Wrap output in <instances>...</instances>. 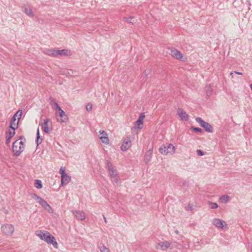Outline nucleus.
<instances>
[{"instance_id": "1", "label": "nucleus", "mask_w": 252, "mask_h": 252, "mask_svg": "<svg viewBox=\"0 0 252 252\" xmlns=\"http://www.w3.org/2000/svg\"><path fill=\"white\" fill-rule=\"evenodd\" d=\"M35 234L42 240L45 241L48 244H52L55 248H58V245L55 238L49 232L38 230L35 232Z\"/></svg>"}, {"instance_id": "2", "label": "nucleus", "mask_w": 252, "mask_h": 252, "mask_svg": "<svg viewBox=\"0 0 252 252\" xmlns=\"http://www.w3.org/2000/svg\"><path fill=\"white\" fill-rule=\"evenodd\" d=\"M22 139H24V141H25L24 137L21 136L19 139L16 140L13 143L12 152L16 156H19L25 149L24 142L22 141H19V140H22Z\"/></svg>"}, {"instance_id": "3", "label": "nucleus", "mask_w": 252, "mask_h": 252, "mask_svg": "<svg viewBox=\"0 0 252 252\" xmlns=\"http://www.w3.org/2000/svg\"><path fill=\"white\" fill-rule=\"evenodd\" d=\"M159 151L162 155H173L175 152V147L172 144H167L162 145Z\"/></svg>"}, {"instance_id": "4", "label": "nucleus", "mask_w": 252, "mask_h": 252, "mask_svg": "<svg viewBox=\"0 0 252 252\" xmlns=\"http://www.w3.org/2000/svg\"><path fill=\"white\" fill-rule=\"evenodd\" d=\"M195 120L201 126L203 127L205 129V131L208 132H213V127L210 124L204 121L199 117L196 118Z\"/></svg>"}, {"instance_id": "5", "label": "nucleus", "mask_w": 252, "mask_h": 252, "mask_svg": "<svg viewBox=\"0 0 252 252\" xmlns=\"http://www.w3.org/2000/svg\"><path fill=\"white\" fill-rule=\"evenodd\" d=\"M41 128L46 133H49L52 130L51 122L49 119L44 120V123L41 126Z\"/></svg>"}, {"instance_id": "6", "label": "nucleus", "mask_w": 252, "mask_h": 252, "mask_svg": "<svg viewBox=\"0 0 252 252\" xmlns=\"http://www.w3.org/2000/svg\"><path fill=\"white\" fill-rule=\"evenodd\" d=\"M1 231L5 235H11L14 231V228L12 224H6L1 226Z\"/></svg>"}, {"instance_id": "7", "label": "nucleus", "mask_w": 252, "mask_h": 252, "mask_svg": "<svg viewBox=\"0 0 252 252\" xmlns=\"http://www.w3.org/2000/svg\"><path fill=\"white\" fill-rule=\"evenodd\" d=\"M107 167L109 172V175L111 179L115 178V177L118 176L116 170L114 168L110 161H107Z\"/></svg>"}, {"instance_id": "8", "label": "nucleus", "mask_w": 252, "mask_h": 252, "mask_svg": "<svg viewBox=\"0 0 252 252\" xmlns=\"http://www.w3.org/2000/svg\"><path fill=\"white\" fill-rule=\"evenodd\" d=\"M213 224L218 228L223 229L227 226L226 223L224 220L219 219H214L213 220Z\"/></svg>"}, {"instance_id": "9", "label": "nucleus", "mask_w": 252, "mask_h": 252, "mask_svg": "<svg viewBox=\"0 0 252 252\" xmlns=\"http://www.w3.org/2000/svg\"><path fill=\"white\" fill-rule=\"evenodd\" d=\"M177 114L182 121H188L189 120V115L182 108H179L177 109Z\"/></svg>"}, {"instance_id": "10", "label": "nucleus", "mask_w": 252, "mask_h": 252, "mask_svg": "<svg viewBox=\"0 0 252 252\" xmlns=\"http://www.w3.org/2000/svg\"><path fill=\"white\" fill-rule=\"evenodd\" d=\"M72 212L78 220H83L86 218L85 214L83 211L73 210Z\"/></svg>"}, {"instance_id": "11", "label": "nucleus", "mask_w": 252, "mask_h": 252, "mask_svg": "<svg viewBox=\"0 0 252 252\" xmlns=\"http://www.w3.org/2000/svg\"><path fill=\"white\" fill-rule=\"evenodd\" d=\"M170 54L174 58L176 59H181L183 57V55L181 52L178 51L175 48H171L170 49Z\"/></svg>"}, {"instance_id": "12", "label": "nucleus", "mask_w": 252, "mask_h": 252, "mask_svg": "<svg viewBox=\"0 0 252 252\" xmlns=\"http://www.w3.org/2000/svg\"><path fill=\"white\" fill-rule=\"evenodd\" d=\"M38 203L45 209H46L49 213H52V210L49 204L43 199H40L38 201Z\"/></svg>"}, {"instance_id": "13", "label": "nucleus", "mask_w": 252, "mask_h": 252, "mask_svg": "<svg viewBox=\"0 0 252 252\" xmlns=\"http://www.w3.org/2000/svg\"><path fill=\"white\" fill-rule=\"evenodd\" d=\"M171 243L168 241H162L159 242L158 246L156 247L157 249H160L161 250H165L170 246Z\"/></svg>"}, {"instance_id": "14", "label": "nucleus", "mask_w": 252, "mask_h": 252, "mask_svg": "<svg viewBox=\"0 0 252 252\" xmlns=\"http://www.w3.org/2000/svg\"><path fill=\"white\" fill-rule=\"evenodd\" d=\"M131 146V141L129 137L125 139L121 147V150L123 151H126Z\"/></svg>"}, {"instance_id": "15", "label": "nucleus", "mask_w": 252, "mask_h": 252, "mask_svg": "<svg viewBox=\"0 0 252 252\" xmlns=\"http://www.w3.org/2000/svg\"><path fill=\"white\" fill-rule=\"evenodd\" d=\"M57 110L59 111L58 113L61 117L60 119H57L58 121L60 123L65 122L67 119L65 112L61 108V107Z\"/></svg>"}, {"instance_id": "16", "label": "nucleus", "mask_w": 252, "mask_h": 252, "mask_svg": "<svg viewBox=\"0 0 252 252\" xmlns=\"http://www.w3.org/2000/svg\"><path fill=\"white\" fill-rule=\"evenodd\" d=\"M71 180V177L67 174L63 175L61 177V185L64 186L67 185Z\"/></svg>"}, {"instance_id": "17", "label": "nucleus", "mask_w": 252, "mask_h": 252, "mask_svg": "<svg viewBox=\"0 0 252 252\" xmlns=\"http://www.w3.org/2000/svg\"><path fill=\"white\" fill-rule=\"evenodd\" d=\"M22 9L23 11L28 16L30 17H33L34 16V14L31 8L24 6L22 7Z\"/></svg>"}, {"instance_id": "18", "label": "nucleus", "mask_w": 252, "mask_h": 252, "mask_svg": "<svg viewBox=\"0 0 252 252\" xmlns=\"http://www.w3.org/2000/svg\"><path fill=\"white\" fill-rule=\"evenodd\" d=\"M56 57L58 56H69L70 55V51L66 49L57 50L56 51Z\"/></svg>"}, {"instance_id": "19", "label": "nucleus", "mask_w": 252, "mask_h": 252, "mask_svg": "<svg viewBox=\"0 0 252 252\" xmlns=\"http://www.w3.org/2000/svg\"><path fill=\"white\" fill-rule=\"evenodd\" d=\"M56 50L53 49H45L44 50L43 53L48 56L56 57Z\"/></svg>"}, {"instance_id": "20", "label": "nucleus", "mask_w": 252, "mask_h": 252, "mask_svg": "<svg viewBox=\"0 0 252 252\" xmlns=\"http://www.w3.org/2000/svg\"><path fill=\"white\" fill-rule=\"evenodd\" d=\"M15 129L14 128L9 129L5 133V137H8L9 139H11L15 134Z\"/></svg>"}, {"instance_id": "21", "label": "nucleus", "mask_w": 252, "mask_h": 252, "mask_svg": "<svg viewBox=\"0 0 252 252\" xmlns=\"http://www.w3.org/2000/svg\"><path fill=\"white\" fill-rule=\"evenodd\" d=\"M16 118L13 116L11 118L10 123V128H15L16 129L18 127V122L16 123Z\"/></svg>"}, {"instance_id": "22", "label": "nucleus", "mask_w": 252, "mask_h": 252, "mask_svg": "<svg viewBox=\"0 0 252 252\" xmlns=\"http://www.w3.org/2000/svg\"><path fill=\"white\" fill-rule=\"evenodd\" d=\"M75 72L72 70H64L62 71V74L67 77H71L75 75Z\"/></svg>"}, {"instance_id": "23", "label": "nucleus", "mask_w": 252, "mask_h": 252, "mask_svg": "<svg viewBox=\"0 0 252 252\" xmlns=\"http://www.w3.org/2000/svg\"><path fill=\"white\" fill-rule=\"evenodd\" d=\"M152 157V151L149 150L147 151L145 156V160L146 163H148Z\"/></svg>"}, {"instance_id": "24", "label": "nucleus", "mask_w": 252, "mask_h": 252, "mask_svg": "<svg viewBox=\"0 0 252 252\" xmlns=\"http://www.w3.org/2000/svg\"><path fill=\"white\" fill-rule=\"evenodd\" d=\"M50 102L51 105L52 106V107L54 109L57 110L58 109H59L60 108L58 104L55 101V100L53 98H50Z\"/></svg>"}, {"instance_id": "25", "label": "nucleus", "mask_w": 252, "mask_h": 252, "mask_svg": "<svg viewBox=\"0 0 252 252\" xmlns=\"http://www.w3.org/2000/svg\"><path fill=\"white\" fill-rule=\"evenodd\" d=\"M220 200L224 203H227L230 200V196L228 195H223L220 197Z\"/></svg>"}, {"instance_id": "26", "label": "nucleus", "mask_w": 252, "mask_h": 252, "mask_svg": "<svg viewBox=\"0 0 252 252\" xmlns=\"http://www.w3.org/2000/svg\"><path fill=\"white\" fill-rule=\"evenodd\" d=\"M99 139L103 143H104V144H108L109 143V140L107 137V134L104 135V136H101L99 137Z\"/></svg>"}, {"instance_id": "27", "label": "nucleus", "mask_w": 252, "mask_h": 252, "mask_svg": "<svg viewBox=\"0 0 252 252\" xmlns=\"http://www.w3.org/2000/svg\"><path fill=\"white\" fill-rule=\"evenodd\" d=\"M37 137H36V143L37 144V146H38L41 143L43 139L41 138L39 136V129H37V133H36Z\"/></svg>"}, {"instance_id": "28", "label": "nucleus", "mask_w": 252, "mask_h": 252, "mask_svg": "<svg viewBox=\"0 0 252 252\" xmlns=\"http://www.w3.org/2000/svg\"><path fill=\"white\" fill-rule=\"evenodd\" d=\"M205 91L207 96H209L211 95L212 90L211 86H206L205 87Z\"/></svg>"}, {"instance_id": "29", "label": "nucleus", "mask_w": 252, "mask_h": 252, "mask_svg": "<svg viewBox=\"0 0 252 252\" xmlns=\"http://www.w3.org/2000/svg\"><path fill=\"white\" fill-rule=\"evenodd\" d=\"M34 186L38 189H41L42 187L41 181L39 180H36L35 181Z\"/></svg>"}, {"instance_id": "30", "label": "nucleus", "mask_w": 252, "mask_h": 252, "mask_svg": "<svg viewBox=\"0 0 252 252\" xmlns=\"http://www.w3.org/2000/svg\"><path fill=\"white\" fill-rule=\"evenodd\" d=\"M208 204L209 205L210 208H211L212 209H217L218 207V205L216 203H215V202L209 201Z\"/></svg>"}, {"instance_id": "31", "label": "nucleus", "mask_w": 252, "mask_h": 252, "mask_svg": "<svg viewBox=\"0 0 252 252\" xmlns=\"http://www.w3.org/2000/svg\"><path fill=\"white\" fill-rule=\"evenodd\" d=\"M100 252H110V250L105 246L103 245L101 247H99Z\"/></svg>"}, {"instance_id": "32", "label": "nucleus", "mask_w": 252, "mask_h": 252, "mask_svg": "<svg viewBox=\"0 0 252 252\" xmlns=\"http://www.w3.org/2000/svg\"><path fill=\"white\" fill-rule=\"evenodd\" d=\"M22 115V110H18L14 115V116L17 118H18V120L20 119L21 117V116Z\"/></svg>"}, {"instance_id": "33", "label": "nucleus", "mask_w": 252, "mask_h": 252, "mask_svg": "<svg viewBox=\"0 0 252 252\" xmlns=\"http://www.w3.org/2000/svg\"><path fill=\"white\" fill-rule=\"evenodd\" d=\"M150 72L151 70L150 69H146L144 73L143 74L142 76H141V78L143 77V79L142 80H144V78L150 74Z\"/></svg>"}, {"instance_id": "34", "label": "nucleus", "mask_w": 252, "mask_h": 252, "mask_svg": "<svg viewBox=\"0 0 252 252\" xmlns=\"http://www.w3.org/2000/svg\"><path fill=\"white\" fill-rule=\"evenodd\" d=\"M111 180L112 182L115 183L117 186L120 185V183L119 182L118 176L115 177V178H113L111 179Z\"/></svg>"}, {"instance_id": "35", "label": "nucleus", "mask_w": 252, "mask_h": 252, "mask_svg": "<svg viewBox=\"0 0 252 252\" xmlns=\"http://www.w3.org/2000/svg\"><path fill=\"white\" fill-rule=\"evenodd\" d=\"M143 121H141V120H137L136 122H135V124L136 126H137V127L138 128H140L141 129L142 128L141 126H140V125H142L143 124Z\"/></svg>"}, {"instance_id": "36", "label": "nucleus", "mask_w": 252, "mask_h": 252, "mask_svg": "<svg viewBox=\"0 0 252 252\" xmlns=\"http://www.w3.org/2000/svg\"><path fill=\"white\" fill-rule=\"evenodd\" d=\"M133 18V17L132 16H131L130 17H125L124 18V20L125 22H127V23H133L132 22H131V20Z\"/></svg>"}, {"instance_id": "37", "label": "nucleus", "mask_w": 252, "mask_h": 252, "mask_svg": "<svg viewBox=\"0 0 252 252\" xmlns=\"http://www.w3.org/2000/svg\"><path fill=\"white\" fill-rule=\"evenodd\" d=\"M59 173L61 175V177H62V176L63 175H65L66 174L65 173V169L63 167H61V168H60V171H59Z\"/></svg>"}, {"instance_id": "38", "label": "nucleus", "mask_w": 252, "mask_h": 252, "mask_svg": "<svg viewBox=\"0 0 252 252\" xmlns=\"http://www.w3.org/2000/svg\"><path fill=\"white\" fill-rule=\"evenodd\" d=\"M86 109L87 111H91L92 109V104L91 103H88L86 105Z\"/></svg>"}, {"instance_id": "39", "label": "nucleus", "mask_w": 252, "mask_h": 252, "mask_svg": "<svg viewBox=\"0 0 252 252\" xmlns=\"http://www.w3.org/2000/svg\"><path fill=\"white\" fill-rule=\"evenodd\" d=\"M193 209V205L191 204H189L186 207V210L187 211H192Z\"/></svg>"}, {"instance_id": "40", "label": "nucleus", "mask_w": 252, "mask_h": 252, "mask_svg": "<svg viewBox=\"0 0 252 252\" xmlns=\"http://www.w3.org/2000/svg\"><path fill=\"white\" fill-rule=\"evenodd\" d=\"M32 197L34 199H36L38 201H40V199H42V198L39 196H38L37 195L35 194H33L32 195Z\"/></svg>"}, {"instance_id": "41", "label": "nucleus", "mask_w": 252, "mask_h": 252, "mask_svg": "<svg viewBox=\"0 0 252 252\" xmlns=\"http://www.w3.org/2000/svg\"><path fill=\"white\" fill-rule=\"evenodd\" d=\"M196 153L198 156H202L205 155V153L201 150H197Z\"/></svg>"}, {"instance_id": "42", "label": "nucleus", "mask_w": 252, "mask_h": 252, "mask_svg": "<svg viewBox=\"0 0 252 252\" xmlns=\"http://www.w3.org/2000/svg\"><path fill=\"white\" fill-rule=\"evenodd\" d=\"M145 117V116L144 113H140L138 120H141V121L143 122V119H144Z\"/></svg>"}, {"instance_id": "43", "label": "nucleus", "mask_w": 252, "mask_h": 252, "mask_svg": "<svg viewBox=\"0 0 252 252\" xmlns=\"http://www.w3.org/2000/svg\"><path fill=\"white\" fill-rule=\"evenodd\" d=\"M192 129L194 131H197V132H201L202 131V129L199 128V127H192Z\"/></svg>"}, {"instance_id": "44", "label": "nucleus", "mask_w": 252, "mask_h": 252, "mask_svg": "<svg viewBox=\"0 0 252 252\" xmlns=\"http://www.w3.org/2000/svg\"><path fill=\"white\" fill-rule=\"evenodd\" d=\"M11 139H9L8 137H6L5 144L7 146H9Z\"/></svg>"}, {"instance_id": "45", "label": "nucleus", "mask_w": 252, "mask_h": 252, "mask_svg": "<svg viewBox=\"0 0 252 252\" xmlns=\"http://www.w3.org/2000/svg\"><path fill=\"white\" fill-rule=\"evenodd\" d=\"M100 134H102V136H104V135H107V133L104 130H100L99 131Z\"/></svg>"}, {"instance_id": "46", "label": "nucleus", "mask_w": 252, "mask_h": 252, "mask_svg": "<svg viewBox=\"0 0 252 252\" xmlns=\"http://www.w3.org/2000/svg\"><path fill=\"white\" fill-rule=\"evenodd\" d=\"M103 219H104L105 223H106L107 222V221L106 220L105 217L103 215Z\"/></svg>"}, {"instance_id": "47", "label": "nucleus", "mask_w": 252, "mask_h": 252, "mask_svg": "<svg viewBox=\"0 0 252 252\" xmlns=\"http://www.w3.org/2000/svg\"><path fill=\"white\" fill-rule=\"evenodd\" d=\"M235 73L237 74H238V75H242V73L241 72H237V71H234V72Z\"/></svg>"}, {"instance_id": "48", "label": "nucleus", "mask_w": 252, "mask_h": 252, "mask_svg": "<svg viewBox=\"0 0 252 252\" xmlns=\"http://www.w3.org/2000/svg\"><path fill=\"white\" fill-rule=\"evenodd\" d=\"M233 72H231L230 73V75L232 76V78L233 77Z\"/></svg>"}, {"instance_id": "49", "label": "nucleus", "mask_w": 252, "mask_h": 252, "mask_svg": "<svg viewBox=\"0 0 252 252\" xmlns=\"http://www.w3.org/2000/svg\"><path fill=\"white\" fill-rule=\"evenodd\" d=\"M250 88L252 90V84L250 85Z\"/></svg>"}, {"instance_id": "50", "label": "nucleus", "mask_w": 252, "mask_h": 252, "mask_svg": "<svg viewBox=\"0 0 252 252\" xmlns=\"http://www.w3.org/2000/svg\"><path fill=\"white\" fill-rule=\"evenodd\" d=\"M175 232H176L177 234H178V230H176V231H175Z\"/></svg>"}]
</instances>
